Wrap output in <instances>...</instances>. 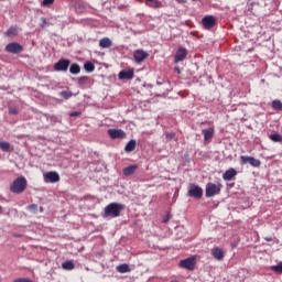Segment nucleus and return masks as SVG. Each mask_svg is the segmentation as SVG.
<instances>
[{
  "label": "nucleus",
  "mask_w": 282,
  "mask_h": 282,
  "mask_svg": "<svg viewBox=\"0 0 282 282\" xmlns=\"http://www.w3.org/2000/svg\"><path fill=\"white\" fill-rule=\"evenodd\" d=\"M1 210H3V207L0 206V213H1Z\"/></svg>",
  "instance_id": "nucleus-43"
},
{
  "label": "nucleus",
  "mask_w": 282,
  "mask_h": 282,
  "mask_svg": "<svg viewBox=\"0 0 282 282\" xmlns=\"http://www.w3.org/2000/svg\"><path fill=\"white\" fill-rule=\"evenodd\" d=\"M70 63L72 62L69 59L62 58L54 64L53 69L54 72H67L69 69Z\"/></svg>",
  "instance_id": "nucleus-6"
},
{
  "label": "nucleus",
  "mask_w": 282,
  "mask_h": 282,
  "mask_svg": "<svg viewBox=\"0 0 282 282\" xmlns=\"http://www.w3.org/2000/svg\"><path fill=\"white\" fill-rule=\"evenodd\" d=\"M133 58H134L135 63H142L143 61L149 58V53H147L145 51H142V50H137L133 53Z\"/></svg>",
  "instance_id": "nucleus-12"
},
{
  "label": "nucleus",
  "mask_w": 282,
  "mask_h": 282,
  "mask_svg": "<svg viewBox=\"0 0 282 282\" xmlns=\"http://www.w3.org/2000/svg\"><path fill=\"white\" fill-rule=\"evenodd\" d=\"M87 80H89L88 76H82L78 78V85L83 86L87 83Z\"/></svg>",
  "instance_id": "nucleus-33"
},
{
  "label": "nucleus",
  "mask_w": 282,
  "mask_h": 282,
  "mask_svg": "<svg viewBox=\"0 0 282 282\" xmlns=\"http://www.w3.org/2000/svg\"><path fill=\"white\" fill-rule=\"evenodd\" d=\"M175 135V132H165L166 142H171V140H174Z\"/></svg>",
  "instance_id": "nucleus-32"
},
{
  "label": "nucleus",
  "mask_w": 282,
  "mask_h": 282,
  "mask_svg": "<svg viewBox=\"0 0 282 282\" xmlns=\"http://www.w3.org/2000/svg\"><path fill=\"white\" fill-rule=\"evenodd\" d=\"M270 140H272L273 142H282V135L279 133H273L270 135Z\"/></svg>",
  "instance_id": "nucleus-28"
},
{
  "label": "nucleus",
  "mask_w": 282,
  "mask_h": 282,
  "mask_svg": "<svg viewBox=\"0 0 282 282\" xmlns=\"http://www.w3.org/2000/svg\"><path fill=\"white\" fill-rule=\"evenodd\" d=\"M18 35H19V30L17 29V26H11L4 32V36L12 37Z\"/></svg>",
  "instance_id": "nucleus-20"
},
{
  "label": "nucleus",
  "mask_w": 282,
  "mask_h": 282,
  "mask_svg": "<svg viewBox=\"0 0 282 282\" xmlns=\"http://www.w3.org/2000/svg\"><path fill=\"white\" fill-rule=\"evenodd\" d=\"M169 221H171V215L163 218V224H169Z\"/></svg>",
  "instance_id": "nucleus-38"
},
{
  "label": "nucleus",
  "mask_w": 282,
  "mask_h": 282,
  "mask_svg": "<svg viewBox=\"0 0 282 282\" xmlns=\"http://www.w3.org/2000/svg\"><path fill=\"white\" fill-rule=\"evenodd\" d=\"M46 25H50V23H47V21L43 19V24L41 25V28H45Z\"/></svg>",
  "instance_id": "nucleus-40"
},
{
  "label": "nucleus",
  "mask_w": 282,
  "mask_h": 282,
  "mask_svg": "<svg viewBox=\"0 0 282 282\" xmlns=\"http://www.w3.org/2000/svg\"><path fill=\"white\" fill-rule=\"evenodd\" d=\"M26 188L28 180H25L24 176H19L15 178L10 186L11 193H14L15 195H21V193H23Z\"/></svg>",
  "instance_id": "nucleus-2"
},
{
  "label": "nucleus",
  "mask_w": 282,
  "mask_h": 282,
  "mask_svg": "<svg viewBox=\"0 0 282 282\" xmlns=\"http://www.w3.org/2000/svg\"><path fill=\"white\" fill-rule=\"evenodd\" d=\"M137 142L135 140H130L124 148L126 153H131L135 151Z\"/></svg>",
  "instance_id": "nucleus-19"
},
{
  "label": "nucleus",
  "mask_w": 282,
  "mask_h": 282,
  "mask_svg": "<svg viewBox=\"0 0 282 282\" xmlns=\"http://www.w3.org/2000/svg\"><path fill=\"white\" fill-rule=\"evenodd\" d=\"M202 133L205 141L213 140V138H215V128L204 129Z\"/></svg>",
  "instance_id": "nucleus-17"
},
{
  "label": "nucleus",
  "mask_w": 282,
  "mask_h": 282,
  "mask_svg": "<svg viewBox=\"0 0 282 282\" xmlns=\"http://www.w3.org/2000/svg\"><path fill=\"white\" fill-rule=\"evenodd\" d=\"M133 69H129V70H121L119 73V79L120 80H131V78H133Z\"/></svg>",
  "instance_id": "nucleus-15"
},
{
  "label": "nucleus",
  "mask_w": 282,
  "mask_h": 282,
  "mask_svg": "<svg viewBox=\"0 0 282 282\" xmlns=\"http://www.w3.org/2000/svg\"><path fill=\"white\" fill-rule=\"evenodd\" d=\"M1 151H10V143L6 141H0Z\"/></svg>",
  "instance_id": "nucleus-29"
},
{
  "label": "nucleus",
  "mask_w": 282,
  "mask_h": 282,
  "mask_svg": "<svg viewBox=\"0 0 282 282\" xmlns=\"http://www.w3.org/2000/svg\"><path fill=\"white\" fill-rule=\"evenodd\" d=\"M117 270H118V272H120V274L131 272V268H129V264H120L117 267Z\"/></svg>",
  "instance_id": "nucleus-23"
},
{
  "label": "nucleus",
  "mask_w": 282,
  "mask_h": 282,
  "mask_svg": "<svg viewBox=\"0 0 282 282\" xmlns=\"http://www.w3.org/2000/svg\"><path fill=\"white\" fill-rule=\"evenodd\" d=\"M41 213H43V207H40Z\"/></svg>",
  "instance_id": "nucleus-42"
},
{
  "label": "nucleus",
  "mask_w": 282,
  "mask_h": 282,
  "mask_svg": "<svg viewBox=\"0 0 282 282\" xmlns=\"http://www.w3.org/2000/svg\"><path fill=\"white\" fill-rule=\"evenodd\" d=\"M271 270L273 272H278V274H282V262L276 265L271 267Z\"/></svg>",
  "instance_id": "nucleus-31"
},
{
  "label": "nucleus",
  "mask_w": 282,
  "mask_h": 282,
  "mask_svg": "<svg viewBox=\"0 0 282 282\" xmlns=\"http://www.w3.org/2000/svg\"><path fill=\"white\" fill-rule=\"evenodd\" d=\"M272 109H274L275 111H282V101L279 99L273 100Z\"/></svg>",
  "instance_id": "nucleus-26"
},
{
  "label": "nucleus",
  "mask_w": 282,
  "mask_h": 282,
  "mask_svg": "<svg viewBox=\"0 0 282 282\" xmlns=\"http://www.w3.org/2000/svg\"><path fill=\"white\" fill-rule=\"evenodd\" d=\"M63 270H74L76 268V264L72 260H67L62 264Z\"/></svg>",
  "instance_id": "nucleus-25"
},
{
  "label": "nucleus",
  "mask_w": 282,
  "mask_h": 282,
  "mask_svg": "<svg viewBox=\"0 0 282 282\" xmlns=\"http://www.w3.org/2000/svg\"><path fill=\"white\" fill-rule=\"evenodd\" d=\"M9 113L11 116H17V113H19V109L17 107L9 108Z\"/></svg>",
  "instance_id": "nucleus-35"
},
{
  "label": "nucleus",
  "mask_w": 282,
  "mask_h": 282,
  "mask_svg": "<svg viewBox=\"0 0 282 282\" xmlns=\"http://www.w3.org/2000/svg\"><path fill=\"white\" fill-rule=\"evenodd\" d=\"M180 268L184 270L193 271L195 270V258H186L180 261Z\"/></svg>",
  "instance_id": "nucleus-11"
},
{
  "label": "nucleus",
  "mask_w": 282,
  "mask_h": 282,
  "mask_svg": "<svg viewBox=\"0 0 282 282\" xmlns=\"http://www.w3.org/2000/svg\"><path fill=\"white\" fill-rule=\"evenodd\" d=\"M61 96H62V98H64L65 100H69V98H72L73 94H72V91L63 90V91L61 93Z\"/></svg>",
  "instance_id": "nucleus-30"
},
{
  "label": "nucleus",
  "mask_w": 282,
  "mask_h": 282,
  "mask_svg": "<svg viewBox=\"0 0 282 282\" xmlns=\"http://www.w3.org/2000/svg\"><path fill=\"white\" fill-rule=\"evenodd\" d=\"M4 50L8 52V54H21V52H23V45H21L19 42H11L7 44Z\"/></svg>",
  "instance_id": "nucleus-4"
},
{
  "label": "nucleus",
  "mask_w": 282,
  "mask_h": 282,
  "mask_svg": "<svg viewBox=\"0 0 282 282\" xmlns=\"http://www.w3.org/2000/svg\"><path fill=\"white\" fill-rule=\"evenodd\" d=\"M221 193V184L207 183L205 188L206 197H215Z\"/></svg>",
  "instance_id": "nucleus-3"
},
{
  "label": "nucleus",
  "mask_w": 282,
  "mask_h": 282,
  "mask_svg": "<svg viewBox=\"0 0 282 282\" xmlns=\"http://www.w3.org/2000/svg\"><path fill=\"white\" fill-rule=\"evenodd\" d=\"M202 24L205 30H213V28H215L217 24V19H215L213 15H205L202 19Z\"/></svg>",
  "instance_id": "nucleus-8"
},
{
  "label": "nucleus",
  "mask_w": 282,
  "mask_h": 282,
  "mask_svg": "<svg viewBox=\"0 0 282 282\" xmlns=\"http://www.w3.org/2000/svg\"><path fill=\"white\" fill-rule=\"evenodd\" d=\"M69 72H70V74H73L75 76L78 75V73L80 72V65L72 64L69 67Z\"/></svg>",
  "instance_id": "nucleus-27"
},
{
  "label": "nucleus",
  "mask_w": 282,
  "mask_h": 282,
  "mask_svg": "<svg viewBox=\"0 0 282 282\" xmlns=\"http://www.w3.org/2000/svg\"><path fill=\"white\" fill-rule=\"evenodd\" d=\"M84 69H85V72H88V73L95 72L96 65H94V63H91V62H86L84 64Z\"/></svg>",
  "instance_id": "nucleus-24"
},
{
  "label": "nucleus",
  "mask_w": 282,
  "mask_h": 282,
  "mask_svg": "<svg viewBox=\"0 0 282 282\" xmlns=\"http://www.w3.org/2000/svg\"><path fill=\"white\" fill-rule=\"evenodd\" d=\"M124 208L126 206L123 204L110 203L104 208V212L101 213V217L102 219H116L120 217Z\"/></svg>",
  "instance_id": "nucleus-1"
},
{
  "label": "nucleus",
  "mask_w": 282,
  "mask_h": 282,
  "mask_svg": "<svg viewBox=\"0 0 282 282\" xmlns=\"http://www.w3.org/2000/svg\"><path fill=\"white\" fill-rule=\"evenodd\" d=\"M44 182L46 184H56V182H61V175H58V172H47L44 174Z\"/></svg>",
  "instance_id": "nucleus-10"
},
{
  "label": "nucleus",
  "mask_w": 282,
  "mask_h": 282,
  "mask_svg": "<svg viewBox=\"0 0 282 282\" xmlns=\"http://www.w3.org/2000/svg\"><path fill=\"white\" fill-rule=\"evenodd\" d=\"M78 116H80L79 111H74L70 113V118H78Z\"/></svg>",
  "instance_id": "nucleus-37"
},
{
  "label": "nucleus",
  "mask_w": 282,
  "mask_h": 282,
  "mask_svg": "<svg viewBox=\"0 0 282 282\" xmlns=\"http://www.w3.org/2000/svg\"><path fill=\"white\" fill-rule=\"evenodd\" d=\"M145 3L149 8H162V2L160 0H145Z\"/></svg>",
  "instance_id": "nucleus-22"
},
{
  "label": "nucleus",
  "mask_w": 282,
  "mask_h": 282,
  "mask_svg": "<svg viewBox=\"0 0 282 282\" xmlns=\"http://www.w3.org/2000/svg\"><path fill=\"white\" fill-rule=\"evenodd\" d=\"M241 164H250V166H253L254 169H259L261 166V161L259 159H254L253 156H240Z\"/></svg>",
  "instance_id": "nucleus-7"
},
{
  "label": "nucleus",
  "mask_w": 282,
  "mask_h": 282,
  "mask_svg": "<svg viewBox=\"0 0 282 282\" xmlns=\"http://www.w3.org/2000/svg\"><path fill=\"white\" fill-rule=\"evenodd\" d=\"M76 10H83V8H85V6L82 4V2H78L76 6H75Z\"/></svg>",
  "instance_id": "nucleus-39"
},
{
  "label": "nucleus",
  "mask_w": 282,
  "mask_h": 282,
  "mask_svg": "<svg viewBox=\"0 0 282 282\" xmlns=\"http://www.w3.org/2000/svg\"><path fill=\"white\" fill-rule=\"evenodd\" d=\"M203 195H204V189H202V187L195 184L189 185V188H188L189 197H195V199H202Z\"/></svg>",
  "instance_id": "nucleus-5"
},
{
  "label": "nucleus",
  "mask_w": 282,
  "mask_h": 282,
  "mask_svg": "<svg viewBox=\"0 0 282 282\" xmlns=\"http://www.w3.org/2000/svg\"><path fill=\"white\" fill-rule=\"evenodd\" d=\"M108 135L111 138V140H124V138H127V132H124L122 129H109Z\"/></svg>",
  "instance_id": "nucleus-9"
},
{
  "label": "nucleus",
  "mask_w": 282,
  "mask_h": 282,
  "mask_svg": "<svg viewBox=\"0 0 282 282\" xmlns=\"http://www.w3.org/2000/svg\"><path fill=\"white\" fill-rule=\"evenodd\" d=\"M176 72H177V74H181V70H180V68H176Z\"/></svg>",
  "instance_id": "nucleus-41"
},
{
  "label": "nucleus",
  "mask_w": 282,
  "mask_h": 282,
  "mask_svg": "<svg viewBox=\"0 0 282 282\" xmlns=\"http://www.w3.org/2000/svg\"><path fill=\"white\" fill-rule=\"evenodd\" d=\"M212 256L214 257V259H216L217 261H221L224 259V249L219 248V247H215L212 250Z\"/></svg>",
  "instance_id": "nucleus-16"
},
{
  "label": "nucleus",
  "mask_w": 282,
  "mask_h": 282,
  "mask_svg": "<svg viewBox=\"0 0 282 282\" xmlns=\"http://www.w3.org/2000/svg\"><path fill=\"white\" fill-rule=\"evenodd\" d=\"M28 210H30L31 213H36V210H39V205L36 204L29 205Z\"/></svg>",
  "instance_id": "nucleus-34"
},
{
  "label": "nucleus",
  "mask_w": 282,
  "mask_h": 282,
  "mask_svg": "<svg viewBox=\"0 0 282 282\" xmlns=\"http://www.w3.org/2000/svg\"><path fill=\"white\" fill-rule=\"evenodd\" d=\"M112 42L109 40V37H104L99 41V47H102V50H107V47H111Z\"/></svg>",
  "instance_id": "nucleus-21"
},
{
  "label": "nucleus",
  "mask_w": 282,
  "mask_h": 282,
  "mask_svg": "<svg viewBox=\"0 0 282 282\" xmlns=\"http://www.w3.org/2000/svg\"><path fill=\"white\" fill-rule=\"evenodd\" d=\"M54 3V0H43L42 6H52Z\"/></svg>",
  "instance_id": "nucleus-36"
},
{
  "label": "nucleus",
  "mask_w": 282,
  "mask_h": 282,
  "mask_svg": "<svg viewBox=\"0 0 282 282\" xmlns=\"http://www.w3.org/2000/svg\"><path fill=\"white\" fill-rule=\"evenodd\" d=\"M188 52L184 47H178L175 54V63H182L187 56Z\"/></svg>",
  "instance_id": "nucleus-13"
},
{
  "label": "nucleus",
  "mask_w": 282,
  "mask_h": 282,
  "mask_svg": "<svg viewBox=\"0 0 282 282\" xmlns=\"http://www.w3.org/2000/svg\"><path fill=\"white\" fill-rule=\"evenodd\" d=\"M235 177H237V170L232 167H230L223 174V180H225V182H230Z\"/></svg>",
  "instance_id": "nucleus-14"
},
{
  "label": "nucleus",
  "mask_w": 282,
  "mask_h": 282,
  "mask_svg": "<svg viewBox=\"0 0 282 282\" xmlns=\"http://www.w3.org/2000/svg\"><path fill=\"white\" fill-rule=\"evenodd\" d=\"M135 171H138L137 164L129 165L127 167H123V175H126V177H129L130 175H133V173H135Z\"/></svg>",
  "instance_id": "nucleus-18"
}]
</instances>
